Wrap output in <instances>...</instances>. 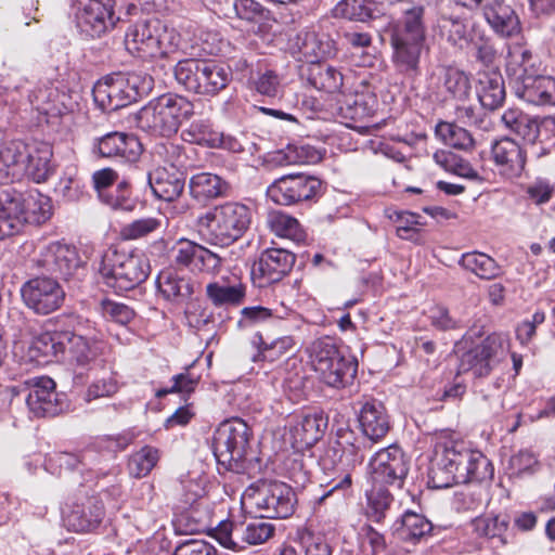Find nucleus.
<instances>
[{
  "label": "nucleus",
  "mask_w": 555,
  "mask_h": 555,
  "mask_svg": "<svg viewBox=\"0 0 555 555\" xmlns=\"http://www.w3.org/2000/svg\"><path fill=\"white\" fill-rule=\"evenodd\" d=\"M491 462L463 441L439 438L428 470L427 485L433 489H447L459 483L481 482L493 477Z\"/></svg>",
  "instance_id": "f257e3e1"
},
{
  "label": "nucleus",
  "mask_w": 555,
  "mask_h": 555,
  "mask_svg": "<svg viewBox=\"0 0 555 555\" xmlns=\"http://www.w3.org/2000/svg\"><path fill=\"white\" fill-rule=\"evenodd\" d=\"M401 17L388 23L382 40L392 48L391 61L396 70L414 79L422 74L421 57L426 42L425 0H399Z\"/></svg>",
  "instance_id": "f03ea898"
},
{
  "label": "nucleus",
  "mask_w": 555,
  "mask_h": 555,
  "mask_svg": "<svg viewBox=\"0 0 555 555\" xmlns=\"http://www.w3.org/2000/svg\"><path fill=\"white\" fill-rule=\"evenodd\" d=\"M371 446L364 438L356 437L353 430L349 428L338 429L337 440L325 449L321 463L324 468H339L344 475L339 479H333L327 483V489L320 496V502L334 494L339 499L350 494L352 478L349 470L364 462L365 452Z\"/></svg>",
  "instance_id": "7ed1b4c3"
},
{
  "label": "nucleus",
  "mask_w": 555,
  "mask_h": 555,
  "mask_svg": "<svg viewBox=\"0 0 555 555\" xmlns=\"http://www.w3.org/2000/svg\"><path fill=\"white\" fill-rule=\"evenodd\" d=\"M104 284L116 293L134 289L150 275L151 266L141 251H127L111 246L94 260Z\"/></svg>",
  "instance_id": "20e7f679"
},
{
  "label": "nucleus",
  "mask_w": 555,
  "mask_h": 555,
  "mask_svg": "<svg viewBox=\"0 0 555 555\" xmlns=\"http://www.w3.org/2000/svg\"><path fill=\"white\" fill-rule=\"evenodd\" d=\"M296 494L291 486L274 479H259L242 494V505L260 518L285 519L293 515Z\"/></svg>",
  "instance_id": "39448f33"
},
{
  "label": "nucleus",
  "mask_w": 555,
  "mask_h": 555,
  "mask_svg": "<svg viewBox=\"0 0 555 555\" xmlns=\"http://www.w3.org/2000/svg\"><path fill=\"white\" fill-rule=\"evenodd\" d=\"M193 113V104L185 98L166 93L143 106L138 115V127L154 135L170 137Z\"/></svg>",
  "instance_id": "423d86ee"
},
{
  "label": "nucleus",
  "mask_w": 555,
  "mask_h": 555,
  "mask_svg": "<svg viewBox=\"0 0 555 555\" xmlns=\"http://www.w3.org/2000/svg\"><path fill=\"white\" fill-rule=\"evenodd\" d=\"M310 362L324 384L340 389L351 385L358 371L354 357L339 351L330 337L315 339L308 348Z\"/></svg>",
  "instance_id": "0eeeda50"
},
{
  "label": "nucleus",
  "mask_w": 555,
  "mask_h": 555,
  "mask_svg": "<svg viewBox=\"0 0 555 555\" xmlns=\"http://www.w3.org/2000/svg\"><path fill=\"white\" fill-rule=\"evenodd\" d=\"M250 429L241 418L233 417L220 423L212 438L211 450L218 472L236 470L244 460L249 444Z\"/></svg>",
  "instance_id": "6e6552de"
},
{
  "label": "nucleus",
  "mask_w": 555,
  "mask_h": 555,
  "mask_svg": "<svg viewBox=\"0 0 555 555\" xmlns=\"http://www.w3.org/2000/svg\"><path fill=\"white\" fill-rule=\"evenodd\" d=\"M508 351V335L493 333L462 354L457 374H469L475 378L486 377L505 359Z\"/></svg>",
  "instance_id": "1a4fd4ad"
},
{
  "label": "nucleus",
  "mask_w": 555,
  "mask_h": 555,
  "mask_svg": "<svg viewBox=\"0 0 555 555\" xmlns=\"http://www.w3.org/2000/svg\"><path fill=\"white\" fill-rule=\"evenodd\" d=\"M250 223L247 206L228 202L210 211V244L228 246L238 240Z\"/></svg>",
  "instance_id": "9d476101"
},
{
  "label": "nucleus",
  "mask_w": 555,
  "mask_h": 555,
  "mask_svg": "<svg viewBox=\"0 0 555 555\" xmlns=\"http://www.w3.org/2000/svg\"><path fill=\"white\" fill-rule=\"evenodd\" d=\"M53 150L47 142L14 141L15 177L27 176L36 183L47 181L54 172Z\"/></svg>",
  "instance_id": "9b49d317"
},
{
  "label": "nucleus",
  "mask_w": 555,
  "mask_h": 555,
  "mask_svg": "<svg viewBox=\"0 0 555 555\" xmlns=\"http://www.w3.org/2000/svg\"><path fill=\"white\" fill-rule=\"evenodd\" d=\"M114 7L115 0H75L76 27L86 37L100 38L119 21Z\"/></svg>",
  "instance_id": "f8f14e48"
},
{
  "label": "nucleus",
  "mask_w": 555,
  "mask_h": 555,
  "mask_svg": "<svg viewBox=\"0 0 555 555\" xmlns=\"http://www.w3.org/2000/svg\"><path fill=\"white\" fill-rule=\"evenodd\" d=\"M410 469V462L396 444L377 451L369 462V474L374 485H386L401 489Z\"/></svg>",
  "instance_id": "ddd939ff"
},
{
  "label": "nucleus",
  "mask_w": 555,
  "mask_h": 555,
  "mask_svg": "<svg viewBox=\"0 0 555 555\" xmlns=\"http://www.w3.org/2000/svg\"><path fill=\"white\" fill-rule=\"evenodd\" d=\"M322 186L320 179L305 173H289L275 179L267 190L276 204L289 206L314 198Z\"/></svg>",
  "instance_id": "4468645a"
},
{
  "label": "nucleus",
  "mask_w": 555,
  "mask_h": 555,
  "mask_svg": "<svg viewBox=\"0 0 555 555\" xmlns=\"http://www.w3.org/2000/svg\"><path fill=\"white\" fill-rule=\"evenodd\" d=\"M24 304L37 314H49L64 302L65 292L54 278L37 276L23 284Z\"/></svg>",
  "instance_id": "2eb2a0df"
},
{
  "label": "nucleus",
  "mask_w": 555,
  "mask_h": 555,
  "mask_svg": "<svg viewBox=\"0 0 555 555\" xmlns=\"http://www.w3.org/2000/svg\"><path fill=\"white\" fill-rule=\"evenodd\" d=\"M295 261V254L286 248H266L253 263L250 271L251 280L258 287H266L280 282L291 272Z\"/></svg>",
  "instance_id": "dca6fc26"
},
{
  "label": "nucleus",
  "mask_w": 555,
  "mask_h": 555,
  "mask_svg": "<svg viewBox=\"0 0 555 555\" xmlns=\"http://www.w3.org/2000/svg\"><path fill=\"white\" fill-rule=\"evenodd\" d=\"M287 51L300 62L314 64L335 54V44L330 36L315 27L305 28L291 36L287 41Z\"/></svg>",
  "instance_id": "f3484780"
},
{
  "label": "nucleus",
  "mask_w": 555,
  "mask_h": 555,
  "mask_svg": "<svg viewBox=\"0 0 555 555\" xmlns=\"http://www.w3.org/2000/svg\"><path fill=\"white\" fill-rule=\"evenodd\" d=\"M105 515L102 500L96 495H80L63 509L65 527L74 532L94 531Z\"/></svg>",
  "instance_id": "a211bd4d"
},
{
  "label": "nucleus",
  "mask_w": 555,
  "mask_h": 555,
  "mask_svg": "<svg viewBox=\"0 0 555 555\" xmlns=\"http://www.w3.org/2000/svg\"><path fill=\"white\" fill-rule=\"evenodd\" d=\"M28 386L26 404L36 417H52L62 413L67 403L64 395L55 391V383L48 376L30 378L25 382Z\"/></svg>",
  "instance_id": "6ab92c4d"
},
{
  "label": "nucleus",
  "mask_w": 555,
  "mask_h": 555,
  "mask_svg": "<svg viewBox=\"0 0 555 555\" xmlns=\"http://www.w3.org/2000/svg\"><path fill=\"white\" fill-rule=\"evenodd\" d=\"M95 105L103 112H115L137 101L139 95L134 86L121 75L106 76L92 89Z\"/></svg>",
  "instance_id": "aec40b11"
},
{
  "label": "nucleus",
  "mask_w": 555,
  "mask_h": 555,
  "mask_svg": "<svg viewBox=\"0 0 555 555\" xmlns=\"http://www.w3.org/2000/svg\"><path fill=\"white\" fill-rule=\"evenodd\" d=\"M493 170L504 180L521 177L526 168L527 154L521 145L508 137L494 140L490 147Z\"/></svg>",
  "instance_id": "412c9836"
},
{
  "label": "nucleus",
  "mask_w": 555,
  "mask_h": 555,
  "mask_svg": "<svg viewBox=\"0 0 555 555\" xmlns=\"http://www.w3.org/2000/svg\"><path fill=\"white\" fill-rule=\"evenodd\" d=\"M35 263L37 268L50 274L68 279L82 266V260L76 247L53 242L42 247Z\"/></svg>",
  "instance_id": "4be33fe9"
},
{
  "label": "nucleus",
  "mask_w": 555,
  "mask_h": 555,
  "mask_svg": "<svg viewBox=\"0 0 555 555\" xmlns=\"http://www.w3.org/2000/svg\"><path fill=\"white\" fill-rule=\"evenodd\" d=\"M158 30H160V20L158 18L135 23L126 33V49L132 55L143 60L158 57Z\"/></svg>",
  "instance_id": "5701e85b"
},
{
  "label": "nucleus",
  "mask_w": 555,
  "mask_h": 555,
  "mask_svg": "<svg viewBox=\"0 0 555 555\" xmlns=\"http://www.w3.org/2000/svg\"><path fill=\"white\" fill-rule=\"evenodd\" d=\"M517 74L512 83L515 95L522 101L538 106L555 105V78L531 74L525 78Z\"/></svg>",
  "instance_id": "b1692460"
},
{
  "label": "nucleus",
  "mask_w": 555,
  "mask_h": 555,
  "mask_svg": "<svg viewBox=\"0 0 555 555\" xmlns=\"http://www.w3.org/2000/svg\"><path fill=\"white\" fill-rule=\"evenodd\" d=\"M141 143L132 135L124 132H109L95 139L93 152L101 157L118 158L134 162L141 154Z\"/></svg>",
  "instance_id": "393cba45"
},
{
  "label": "nucleus",
  "mask_w": 555,
  "mask_h": 555,
  "mask_svg": "<svg viewBox=\"0 0 555 555\" xmlns=\"http://www.w3.org/2000/svg\"><path fill=\"white\" fill-rule=\"evenodd\" d=\"M23 192L7 188L0 192V241L18 234L25 225Z\"/></svg>",
  "instance_id": "a878e982"
},
{
  "label": "nucleus",
  "mask_w": 555,
  "mask_h": 555,
  "mask_svg": "<svg viewBox=\"0 0 555 555\" xmlns=\"http://www.w3.org/2000/svg\"><path fill=\"white\" fill-rule=\"evenodd\" d=\"M359 423L363 435L371 441L383 439L390 429L385 405L378 400L365 401L359 412Z\"/></svg>",
  "instance_id": "bb28decb"
},
{
  "label": "nucleus",
  "mask_w": 555,
  "mask_h": 555,
  "mask_svg": "<svg viewBox=\"0 0 555 555\" xmlns=\"http://www.w3.org/2000/svg\"><path fill=\"white\" fill-rule=\"evenodd\" d=\"M376 107L377 100L372 93L354 92L338 100V115L350 128H358L357 122L373 116Z\"/></svg>",
  "instance_id": "cd10ccee"
},
{
  "label": "nucleus",
  "mask_w": 555,
  "mask_h": 555,
  "mask_svg": "<svg viewBox=\"0 0 555 555\" xmlns=\"http://www.w3.org/2000/svg\"><path fill=\"white\" fill-rule=\"evenodd\" d=\"M61 338H63L64 351L66 348L68 349L70 362L81 367L89 365L106 349V344L103 340L88 339L68 331L63 332Z\"/></svg>",
  "instance_id": "c85d7f7f"
},
{
  "label": "nucleus",
  "mask_w": 555,
  "mask_h": 555,
  "mask_svg": "<svg viewBox=\"0 0 555 555\" xmlns=\"http://www.w3.org/2000/svg\"><path fill=\"white\" fill-rule=\"evenodd\" d=\"M476 93L482 107L494 111L505 101L506 92L503 76L499 70L478 73Z\"/></svg>",
  "instance_id": "c756f323"
},
{
  "label": "nucleus",
  "mask_w": 555,
  "mask_h": 555,
  "mask_svg": "<svg viewBox=\"0 0 555 555\" xmlns=\"http://www.w3.org/2000/svg\"><path fill=\"white\" fill-rule=\"evenodd\" d=\"M173 75L186 90L197 94L208 92V64L205 61H180L175 66Z\"/></svg>",
  "instance_id": "7c9ffc66"
},
{
  "label": "nucleus",
  "mask_w": 555,
  "mask_h": 555,
  "mask_svg": "<svg viewBox=\"0 0 555 555\" xmlns=\"http://www.w3.org/2000/svg\"><path fill=\"white\" fill-rule=\"evenodd\" d=\"M433 529V524L424 515L405 511L392 525V534L401 541L416 544L425 540Z\"/></svg>",
  "instance_id": "2f4dec72"
},
{
  "label": "nucleus",
  "mask_w": 555,
  "mask_h": 555,
  "mask_svg": "<svg viewBox=\"0 0 555 555\" xmlns=\"http://www.w3.org/2000/svg\"><path fill=\"white\" fill-rule=\"evenodd\" d=\"M147 183L156 197L167 202L178 198L184 189V179L181 173L163 167L149 172Z\"/></svg>",
  "instance_id": "473e14b6"
},
{
  "label": "nucleus",
  "mask_w": 555,
  "mask_h": 555,
  "mask_svg": "<svg viewBox=\"0 0 555 555\" xmlns=\"http://www.w3.org/2000/svg\"><path fill=\"white\" fill-rule=\"evenodd\" d=\"M208 249L204 246L186 240H179L171 248V259L181 269L191 272H203L206 267Z\"/></svg>",
  "instance_id": "72a5a7b5"
},
{
  "label": "nucleus",
  "mask_w": 555,
  "mask_h": 555,
  "mask_svg": "<svg viewBox=\"0 0 555 555\" xmlns=\"http://www.w3.org/2000/svg\"><path fill=\"white\" fill-rule=\"evenodd\" d=\"M63 332H44L34 337L28 349L29 358L39 364L48 363L64 354Z\"/></svg>",
  "instance_id": "f704fd0d"
},
{
  "label": "nucleus",
  "mask_w": 555,
  "mask_h": 555,
  "mask_svg": "<svg viewBox=\"0 0 555 555\" xmlns=\"http://www.w3.org/2000/svg\"><path fill=\"white\" fill-rule=\"evenodd\" d=\"M156 286L159 294L169 301L183 302L193 293L191 282L180 276L172 269L159 272L156 279Z\"/></svg>",
  "instance_id": "c9c22d12"
},
{
  "label": "nucleus",
  "mask_w": 555,
  "mask_h": 555,
  "mask_svg": "<svg viewBox=\"0 0 555 555\" xmlns=\"http://www.w3.org/2000/svg\"><path fill=\"white\" fill-rule=\"evenodd\" d=\"M482 13L493 30L502 36L509 37L519 29L518 16L509 5L504 3V0L490 4Z\"/></svg>",
  "instance_id": "e433bc0d"
},
{
  "label": "nucleus",
  "mask_w": 555,
  "mask_h": 555,
  "mask_svg": "<svg viewBox=\"0 0 555 555\" xmlns=\"http://www.w3.org/2000/svg\"><path fill=\"white\" fill-rule=\"evenodd\" d=\"M501 120L508 131L528 143L535 142L539 135V125L530 115L519 108L512 107L502 114Z\"/></svg>",
  "instance_id": "4c0bfd02"
},
{
  "label": "nucleus",
  "mask_w": 555,
  "mask_h": 555,
  "mask_svg": "<svg viewBox=\"0 0 555 555\" xmlns=\"http://www.w3.org/2000/svg\"><path fill=\"white\" fill-rule=\"evenodd\" d=\"M327 424L328 418L324 412L308 413L294 427V437L304 446H312L323 437Z\"/></svg>",
  "instance_id": "58836bf2"
},
{
  "label": "nucleus",
  "mask_w": 555,
  "mask_h": 555,
  "mask_svg": "<svg viewBox=\"0 0 555 555\" xmlns=\"http://www.w3.org/2000/svg\"><path fill=\"white\" fill-rule=\"evenodd\" d=\"M365 496V516L371 521L382 522L393 503L392 494L386 488V485L372 483L371 489L366 490Z\"/></svg>",
  "instance_id": "ea45409f"
},
{
  "label": "nucleus",
  "mask_w": 555,
  "mask_h": 555,
  "mask_svg": "<svg viewBox=\"0 0 555 555\" xmlns=\"http://www.w3.org/2000/svg\"><path fill=\"white\" fill-rule=\"evenodd\" d=\"M25 224H42L52 215L51 199L38 191L23 192Z\"/></svg>",
  "instance_id": "a19ab883"
},
{
  "label": "nucleus",
  "mask_w": 555,
  "mask_h": 555,
  "mask_svg": "<svg viewBox=\"0 0 555 555\" xmlns=\"http://www.w3.org/2000/svg\"><path fill=\"white\" fill-rule=\"evenodd\" d=\"M267 224L276 235L294 242H302L306 233L298 220L282 210H271L267 216Z\"/></svg>",
  "instance_id": "79ce46f5"
},
{
  "label": "nucleus",
  "mask_w": 555,
  "mask_h": 555,
  "mask_svg": "<svg viewBox=\"0 0 555 555\" xmlns=\"http://www.w3.org/2000/svg\"><path fill=\"white\" fill-rule=\"evenodd\" d=\"M308 80L315 89L328 93L338 91L343 86V75L336 68L321 62L310 65Z\"/></svg>",
  "instance_id": "37998d69"
},
{
  "label": "nucleus",
  "mask_w": 555,
  "mask_h": 555,
  "mask_svg": "<svg viewBox=\"0 0 555 555\" xmlns=\"http://www.w3.org/2000/svg\"><path fill=\"white\" fill-rule=\"evenodd\" d=\"M375 3L372 0H340L333 9L335 17L366 22L376 17Z\"/></svg>",
  "instance_id": "c03bdc74"
},
{
  "label": "nucleus",
  "mask_w": 555,
  "mask_h": 555,
  "mask_svg": "<svg viewBox=\"0 0 555 555\" xmlns=\"http://www.w3.org/2000/svg\"><path fill=\"white\" fill-rule=\"evenodd\" d=\"M263 12L262 5L255 0H224V5L215 10L219 17L237 16L249 22L262 18Z\"/></svg>",
  "instance_id": "a18cd8bd"
},
{
  "label": "nucleus",
  "mask_w": 555,
  "mask_h": 555,
  "mask_svg": "<svg viewBox=\"0 0 555 555\" xmlns=\"http://www.w3.org/2000/svg\"><path fill=\"white\" fill-rule=\"evenodd\" d=\"M459 263L464 269L485 280L493 279L500 273V268L495 260L490 256L479 251L463 254Z\"/></svg>",
  "instance_id": "49530a36"
},
{
  "label": "nucleus",
  "mask_w": 555,
  "mask_h": 555,
  "mask_svg": "<svg viewBox=\"0 0 555 555\" xmlns=\"http://www.w3.org/2000/svg\"><path fill=\"white\" fill-rule=\"evenodd\" d=\"M470 526L478 538L502 540L508 527V518L501 515H483L474 518Z\"/></svg>",
  "instance_id": "de8ad7c7"
},
{
  "label": "nucleus",
  "mask_w": 555,
  "mask_h": 555,
  "mask_svg": "<svg viewBox=\"0 0 555 555\" xmlns=\"http://www.w3.org/2000/svg\"><path fill=\"white\" fill-rule=\"evenodd\" d=\"M100 198L115 210L132 211L137 206V199L131 196L130 185L127 181H121L112 189L101 191Z\"/></svg>",
  "instance_id": "09e8293b"
},
{
  "label": "nucleus",
  "mask_w": 555,
  "mask_h": 555,
  "mask_svg": "<svg viewBox=\"0 0 555 555\" xmlns=\"http://www.w3.org/2000/svg\"><path fill=\"white\" fill-rule=\"evenodd\" d=\"M442 29L447 30V41L460 50H466L476 38L474 29L469 28L467 23L459 18H444Z\"/></svg>",
  "instance_id": "8fccbe9b"
},
{
  "label": "nucleus",
  "mask_w": 555,
  "mask_h": 555,
  "mask_svg": "<svg viewBox=\"0 0 555 555\" xmlns=\"http://www.w3.org/2000/svg\"><path fill=\"white\" fill-rule=\"evenodd\" d=\"M436 135L446 145L459 150H467L474 144L472 134L466 129L446 121L436 126Z\"/></svg>",
  "instance_id": "3c124183"
},
{
  "label": "nucleus",
  "mask_w": 555,
  "mask_h": 555,
  "mask_svg": "<svg viewBox=\"0 0 555 555\" xmlns=\"http://www.w3.org/2000/svg\"><path fill=\"white\" fill-rule=\"evenodd\" d=\"M532 67L533 62L530 50L524 47H515L509 51L506 72L508 74L511 85L518 78L516 73L519 72V76L525 78L532 74L530 73V68Z\"/></svg>",
  "instance_id": "603ef678"
},
{
  "label": "nucleus",
  "mask_w": 555,
  "mask_h": 555,
  "mask_svg": "<svg viewBox=\"0 0 555 555\" xmlns=\"http://www.w3.org/2000/svg\"><path fill=\"white\" fill-rule=\"evenodd\" d=\"M137 435L133 430H125L120 434L113 436H102L98 437L91 447L88 449L92 450V459L94 457V452H108V453H117L127 449L135 439Z\"/></svg>",
  "instance_id": "864d4df0"
},
{
  "label": "nucleus",
  "mask_w": 555,
  "mask_h": 555,
  "mask_svg": "<svg viewBox=\"0 0 555 555\" xmlns=\"http://www.w3.org/2000/svg\"><path fill=\"white\" fill-rule=\"evenodd\" d=\"M158 459V450L145 446L131 455L128 463L129 472L135 478L144 477L153 469Z\"/></svg>",
  "instance_id": "5fc2aeb1"
},
{
  "label": "nucleus",
  "mask_w": 555,
  "mask_h": 555,
  "mask_svg": "<svg viewBox=\"0 0 555 555\" xmlns=\"http://www.w3.org/2000/svg\"><path fill=\"white\" fill-rule=\"evenodd\" d=\"M245 297V287L242 283L219 285L210 283V301L216 306L238 305Z\"/></svg>",
  "instance_id": "6e6d98bb"
},
{
  "label": "nucleus",
  "mask_w": 555,
  "mask_h": 555,
  "mask_svg": "<svg viewBox=\"0 0 555 555\" xmlns=\"http://www.w3.org/2000/svg\"><path fill=\"white\" fill-rule=\"evenodd\" d=\"M443 85L447 92L460 101L467 99L472 89L469 77L456 68L447 69Z\"/></svg>",
  "instance_id": "4d7b16f0"
},
{
  "label": "nucleus",
  "mask_w": 555,
  "mask_h": 555,
  "mask_svg": "<svg viewBox=\"0 0 555 555\" xmlns=\"http://www.w3.org/2000/svg\"><path fill=\"white\" fill-rule=\"evenodd\" d=\"M92 461V450L86 449L79 453L59 452L49 457L50 464L57 465L61 469L83 472Z\"/></svg>",
  "instance_id": "13d9d810"
},
{
  "label": "nucleus",
  "mask_w": 555,
  "mask_h": 555,
  "mask_svg": "<svg viewBox=\"0 0 555 555\" xmlns=\"http://www.w3.org/2000/svg\"><path fill=\"white\" fill-rule=\"evenodd\" d=\"M99 311L104 319L126 325L134 318V311L129 306L111 299L100 301Z\"/></svg>",
  "instance_id": "bf43d9fd"
},
{
  "label": "nucleus",
  "mask_w": 555,
  "mask_h": 555,
  "mask_svg": "<svg viewBox=\"0 0 555 555\" xmlns=\"http://www.w3.org/2000/svg\"><path fill=\"white\" fill-rule=\"evenodd\" d=\"M199 380V376L195 375L191 367L185 372L172 376V386L168 388H159L155 391L157 398H163L169 393H190L194 391Z\"/></svg>",
  "instance_id": "052dcab7"
},
{
  "label": "nucleus",
  "mask_w": 555,
  "mask_h": 555,
  "mask_svg": "<svg viewBox=\"0 0 555 555\" xmlns=\"http://www.w3.org/2000/svg\"><path fill=\"white\" fill-rule=\"evenodd\" d=\"M253 343L258 345V352L253 357V361L255 362L259 360L273 362L274 357L272 356V351H278L280 356H282L292 348L291 337L279 338L270 345H266L262 340V336L258 334L255 336Z\"/></svg>",
  "instance_id": "680f3d73"
},
{
  "label": "nucleus",
  "mask_w": 555,
  "mask_h": 555,
  "mask_svg": "<svg viewBox=\"0 0 555 555\" xmlns=\"http://www.w3.org/2000/svg\"><path fill=\"white\" fill-rule=\"evenodd\" d=\"M273 318L271 309L262 306L245 307L241 310L237 327L240 330H249L268 322Z\"/></svg>",
  "instance_id": "e2e57ef3"
},
{
  "label": "nucleus",
  "mask_w": 555,
  "mask_h": 555,
  "mask_svg": "<svg viewBox=\"0 0 555 555\" xmlns=\"http://www.w3.org/2000/svg\"><path fill=\"white\" fill-rule=\"evenodd\" d=\"M275 527L267 521H254L248 524L243 532L242 539L249 545H259L273 537Z\"/></svg>",
  "instance_id": "0e129e2a"
},
{
  "label": "nucleus",
  "mask_w": 555,
  "mask_h": 555,
  "mask_svg": "<svg viewBox=\"0 0 555 555\" xmlns=\"http://www.w3.org/2000/svg\"><path fill=\"white\" fill-rule=\"evenodd\" d=\"M160 227V221L156 218H142L125 225L121 234L126 240H138L156 231Z\"/></svg>",
  "instance_id": "69168bd1"
},
{
  "label": "nucleus",
  "mask_w": 555,
  "mask_h": 555,
  "mask_svg": "<svg viewBox=\"0 0 555 555\" xmlns=\"http://www.w3.org/2000/svg\"><path fill=\"white\" fill-rule=\"evenodd\" d=\"M210 283H218L220 286L241 283L240 278L223 267V259L220 255L210 250Z\"/></svg>",
  "instance_id": "338daca9"
},
{
  "label": "nucleus",
  "mask_w": 555,
  "mask_h": 555,
  "mask_svg": "<svg viewBox=\"0 0 555 555\" xmlns=\"http://www.w3.org/2000/svg\"><path fill=\"white\" fill-rule=\"evenodd\" d=\"M363 542L370 546V555H387L385 535L369 524L361 527Z\"/></svg>",
  "instance_id": "774afa93"
}]
</instances>
